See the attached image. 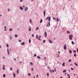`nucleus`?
<instances>
[{"instance_id":"57","label":"nucleus","mask_w":78,"mask_h":78,"mask_svg":"<svg viewBox=\"0 0 78 78\" xmlns=\"http://www.w3.org/2000/svg\"><path fill=\"white\" fill-rule=\"evenodd\" d=\"M10 70H12V68H10Z\"/></svg>"},{"instance_id":"2","label":"nucleus","mask_w":78,"mask_h":78,"mask_svg":"<svg viewBox=\"0 0 78 78\" xmlns=\"http://www.w3.org/2000/svg\"><path fill=\"white\" fill-rule=\"evenodd\" d=\"M72 37H73V35H70L69 36V39L70 40H72Z\"/></svg>"},{"instance_id":"12","label":"nucleus","mask_w":78,"mask_h":78,"mask_svg":"<svg viewBox=\"0 0 78 78\" xmlns=\"http://www.w3.org/2000/svg\"><path fill=\"white\" fill-rule=\"evenodd\" d=\"M28 29H29V31H30L31 30V27H29L28 28Z\"/></svg>"},{"instance_id":"60","label":"nucleus","mask_w":78,"mask_h":78,"mask_svg":"<svg viewBox=\"0 0 78 78\" xmlns=\"http://www.w3.org/2000/svg\"><path fill=\"white\" fill-rule=\"evenodd\" d=\"M55 39H56V38L55 37L54 38V40H55Z\"/></svg>"},{"instance_id":"11","label":"nucleus","mask_w":78,"mask_h":78,"mask_svg":"<svg viewBox=\"0 0 78 78\" xmlns=\"http://www.w3.org/2000/svg\"><path fill=\"white\" fill-rule=\"evenodd\" d=\"M67 76H68V78H70V75L68 74L67 75Z\"/></svg>"},{"instance_id":"8","label":"nucleus","mask_w":78,"mask_h":78,"mask_svg":"<svg viewBox=\"0 0 78 78\" xmlns=\"http://www.w3.org/2000/svg\"><path fill=\"white\" fill-rule=\"evenodd\" d=\"M21 45H25V42H22V43H21Z\"/></svg>"},{"instance_id":"39","label":"nucleus","mask_w":78,"mask_h":78,"mask_svg":"<svg viewBox=\"0 0 78 78\" xmlns=\"http://www.w3.org/2000/svg\"><path fill=\"white\" fill-rule=\"evenodd\" d=\"M58 53H59V54H60V53H61V52H60V51H58Z\"/></svg>"},{"instance_id":"4","label":"nucleus","mask_w":78,"mask_h":78,"mask_svg":"<svg viewBox=\"0 0 78 78\" xmlns=\"http://www.w3.org/2000/svg\"><path fill=\"white\" fill-rule=\"evenodd\" d=\"M44 35L45 36V37H46L47 36V33L46 32H45L44 33Z\"/></svg>"},{"instance_id":"30","label":"nucleus","mask_w":78,"mask_h":78,"mask_svg":"<svg viewBox=\"0 0 78 78\" xmlns=\"http://www.w3.org/2000/svg\"><path fill=\"white\" fill-rule=\"evenodd\" d=\"M36 38L38 39V35H36Z\"/></svg>"},{"instance_id":"24","label":"nucleus","mask_w":78,"mask_h":78,"mask_svg":"<svg viewBox=\"0 0 78 78\" xmlns=\"http://www.w3.org/2000/svg\"><path fill=\"white\" fill-rule=\"evenodd\" d=\"M15 37H17V34H15Z\"/></svg>"},{"instance_id":"32","label":"nucleus","mask_w":78,"mask_h":78,"mask_svg":"<svg viewBox=\"0 0 78 78\" xmlns=\"http://www.w3.org/2000/svg\"><path fill=\"white\" fill-rule=\"evenodd\" d=\"M71 69L72 70H74V69H73L72 68Z\"/></svg>"},{"instance_id":"21","label":"nucleus","mask_w":78,"mask_h":78,"mask_svg":"<svg viewBox=\"0 0 78 78\" xmlns=\"http://www.w3.org/2000/svg\"><path fill=\"white\" fill-rule=\"evenodd\" d=\"M29 43H31V39H29Z\"/></svg>"},{"instance_id":"15","label":"nucleus","mask_w":78,"mask_h":78,"mask_svg":"<svg viewBox=\"0 0 78 78\" xmlns=\"http://www.w3.org/2000/svg\"><path fill=\"white\" fill-rule=\"evenodd\" d=\"M62 66H64H64H65V63L64 62L63 63Z\"/></svg>"},{"instance_id":"28","label":"nucleus","mask_w":78,"mask_h":78,"mask_svg":"<svg viewBox=\"0 0 78 78\" xmlns=\"http://www.w3.org/2000/svg\"><path fill=\"white\" fill-rule=\"evenodd\" d=\"M37 58H39V59H41V57L39 56H37Z\"/></svg>"},{"instance_id":"13","label":"nucleus","mask_w":78,"mask_h":78,"mask_svg":"<svg viewBox=\"0 0 78 78\" xmlns=\"http://www.w3.org/2000/svg\"><path fill=\"white\" fill-rule=\"evenodd\" d=\"M69 53L71 54L72 52V50H69Z\"/></svg>"},{"instance_id":"43","label":"nucleus","mask_w":78,"mask_h":78,"mask_svg":"<svg viewBox=\"0 0 78 78\" xmlns=\"http://www.w3.org/2000/svg\"><path fill=\"white\" fill-rule=\"evenodd\" d=\"M19 42H22V41H21V40H19Z\"/></svg>"},{"instance_id":"16","label":"nucleus","mask_w":78,"mask_h":78,"mask_svg":"<svg viewBox=\"0 0 78 78\" xmlns=\"http://www.w3.org/2000/svg\"><path fill=\"white\" fill-rule=\"evenodd\" d=\"M37 30H39V27H37L36 28V31Z\"/></svg>"},{"instance_id":"42","label":"nucleus","mask_w":78,"mask_h":78,"mask_svg":"<svg viewBox=\"0 0 78 78\" xmlns=\"http://www.w3.org/2000/svg\"><path fill=\"white\" fill-rule=\"evenodd\" d=\"M44 43H45V40H44L43 41Z\"/></svg>"},{"instance_id":"62","label":"nucleus","mask_w":78,"mask_h":78,"mask_svg":"<svg viewBox=\"0 0 78 78\" xmlns=\"http://www.w3.org/2000/svg\"><path fill=\"white\" fill-rule=\"evenodd\" d=\"M73 75H74V76H75V74L74 73V74H73Z\"/></svg>"},{"instance_id":"6","label":"nucleus","mask_w":78,"mask_h":78,"mask_svg":"<svg viewBox=\"0 0 78 78\" xmlns=\"http://www.w3.org/2000/svg\"><path fill=\"white\" fill-rule=\"evenodd\" d=\"M7 53H8V55H9V49H8V48L7 49Z\"/></svg>"},{"instance_id":"38","label":"nucleus","mask_w":78,"mask_h":78,"mask_svg":"<svg viewBox=\"0 0 78 78\" xmlns=\"http://www.w3.org/2000/svg\"><path fill=\"white\" fill-rule=\"evenodd\" d=\"M39 76H38V74H37L36 75V77H37V78H38Z\"/></svg>"},{"instance_id":"44","label":"nucleus","mask_w":78,"mask_h":78,"mask_svg":"<svg viewBox=\"0 0 78 78\" xmlns=\"http://www.w3.org/2000/svg\"><path fill=\"white\" fill-rule=\"evenodd\" d=\"M3 70H5V67H3Z\"/></svg>"},{"instance_id":"48","label":"nucleus","mask_w":78,"mask_h":78,"mask_svg":"<svg viewBox=\"0 0 78 78\" xmlns=\"http://www.w3.org/2000/svg\"><path fill=\"white\" fill-rule=\"evenodd\" d=\"M31 70H34V69H33V68H31Z\"/></svg>"},{"instance_id":"50","label":"nucleus","mask_w":78,"mask_h":78,"mask_svg":"<svg viewBox=\"0 0 78 78\" xmlns=\"http://www.w3.org/2000/svg\"><path fill=\"white\" fill-rule=\"evenodd\" d=\"M49 70H50V72H51H51H51V70L50 69Z\"/></svg>"},{"instance_id":"51","label":"nucleus","mask_w":78,"mask_h":78,"mask_svg":"<svg viewBox=\"0 0 78 78\" xmlns=\"http://www.w3.org/2000/svg\"><path fill=\"white\" fill-rule=\"evenodd\" d=\"M8 11H10V10L9 9H8Z\"/></svg>"},{"instance_id":"19","label":"nucleus","mask_w":78,"mask_h":78,"mask_svg":"<svg viewBox=\"0 0 78 78\" xmlns=\"http://www.w3.org/2000/svg\"><path fill=\"white\" fill-rule=\"evenodd\" d=\"M6 26L5 27V31H6Z\"/></svg>"},{"instance_id":"47","label":"nucleus","mask_w":78,"mask_h":78,"mask_svg":"<svg viewBox=\"0 0 78 78\" xmlns=\"http://www.w3.org/2000/svg\"><path fill=\"white\" fill-rule=\"evenodd\" d=\"M76 51H77V53L78 52V49L77 48L76 49Z\"/></svg>"},{"instance_id":"5","label":"nucleus","mask_w":78,"mask_h":78,"mask_svg":"<svg viewBox=\"0 0 78 78\" xmlns=\"http://www.w3.org/2000/svg\"><path fill=\"white\" fill-rule=\"evenodd\" d=\"M20 9H21V10H23V8H22V6H20Z\"/></svg>"},{"instance_id":"31","label":"nucleus","mask_w":78,"mask_h":78,"mask_svg":"<svg viewBox=\"0 0 78 78\" xmlns=\"http://www.w3.org/2000/svg\"><path fill=\"white\" fill-rule=\"evenodd\" d=\"M28 76H31V74L30 73H29L28 74Z\"/></svg>"},{"instance_id":"26","label":"nucleus","mask_w":78,"mask_h":78,"mask_svg":"<svg viewBox=\"0 0 78 78\" xmlns=\"http://www.w3.org/2000/svg\"><path fill=\"white\" fill-rule=\"evenodd\" d=\"M12 30H12V28H11V29H9V31H12Z\"/></svg>"},{"instance_id":"56","label":"nucleus","mask_w":78,"mask_h":78,"mask_svg":"<svg viewBox=\"0 0 78 78\" xmlns=\"http://www.w3.org/2000/svg\"><path fill=\"white\" fill-rule=\"evenodd\" d=\"M41 36H40L39 38H41Z\"/></svg>"},{"instance_id":"36","label":"nucleus","mask_w":78,"mask_h":78,"mask_svg":"<svg viewBox=\"0 0 78 78\" xmlns=\"http://www.w3.org/2000/svg\"><path fill=\"white\" fill-rule=\"evenodd\" d=\"M73 52H74V53H76V51L75 50H74L73 51Z\"/></svg>"},{"instance_id":"18","label":"nucleus","mask_w":78,"mask_h":78,"mask_svg":"<svg viewBox=\"0 0 78 78\" xmlns=\"http://www.w3.org/2000/svg\"><path fill=\"white\" fill-rule=\"evenodd\" d=\"M13 75L14 76V78H15V77H16V75H15V73H13Z\"/></svg>"},{"instance_id":"46","label":"nucleus","mask_w":78,"mask_h":78,"mask_svg":"<svg viewBox=\"0 0 78 78\" xmlns=\"http://www.w3.org/2000/svg\"><path fill=\"white\" fill-rule=\"evenodd\" d=\"M22 1H23V0H20V2H22Z\"/></svg>"},{"instance_id":"10","label":"nucleus","mask_w":78,"mask_h":78,"mask_svg":"<svg viewBox=\"0 0 78 78\" xmlns=\"http://www.w3.org/2000/svg\"><path fill=\"white\" fill-rule=\"evenodd\" d=\"M28 7H26L25 8V11H27V10H28Z\"/></svg>"},{"instance_id":"61","label":"nucleus","mask_w":78,"mask_h":78,"mask_svg":"<svg viewBox=\"0 0 78 78\" xmlns=\"http://www.w3.org/2000/svg\"><path fill=\"white\" fill-rule=\"evenodd\" d=\"M48 69H50V67L48 66Z\"/></svg>"},{"instance_id":"35","label":"nucleus","mask_w":78,"mask_h":78,"mask_svg":"<svg viewBox=\"0 0 78 78\" xmlns=\"http://www.w3.org/2000/svg\"><path fill=\"white\" fill-rule=\"evenodd\" d=\"M6 45H7V47L8 48L9 47V46H8V44H6Z\"/></svg>"},{"instance_id":"33","label":"nucleus","mask_w":78,"mask_h":78,"mask_svg":"<svg viewBox=\"0 0 78 78\" xmlns=\"http://www.w3.org/2000/svg\"><path fill=\"white\" fill-rule=\"evenodd\" d=\"M72 44H74V42H73V41H72Z\"/></svg>"},{"instance_id":"53","label":"nucleus","mask_w":78,"mask_h":78,"mask_svg":"<svg viewBox=\"0 0 78 78\" xmlns=\"http://www.w3.org/2000/svg\"><path fill=\"white\" fill-rule=\"evenodd\" d=\"M16 72H19V69H17V71Z\"/></svg>"},{"instance_id":"40","label":"nucleus","mask_w":78,"mask_h":78,"mask_svg":"<svg viewBox=\"0 0 78 78\" xmlns=\"http://www.w3.org/2000/svg\"><path fill=\"white\" fill-rule=\"evenodd\" d=\"M47 76H49V73H47Z\"/></svg>"},{"instance_id":"54","label":"nucleus","mask_w":78,"mask_h":78,"mask_svg":"<svg viewBox=\"0 0 78 78\" xmlns=\"http://www.w3.org/2000/svg\"><path fill=\"white\" fill-rule=\"evenodd\" d=\"M32 37H34V34H32Z\"/></svg>"},{"instance_id":"23","label":"nucleus","mask_w":78,"mask_h":78,"mask_svg":"<svg viewBox=\"0 0 78 78\" xmlns=\"http://www.w3.org/2000/svg\"><path fill=\"white\" fill-rule=\"evenodd\" d=\"M56 19H57V21H58V22H59V19H58V18H56Z\"/></svg>"},{"instance_id":"29","label":"nucleus","mask_w":78,"mask_h":78,"mask_svg":"<svg viewBox=\"0 0 78 78\" xmlns=\"http://www.w3.org/2000/svg\"><path fill=\"white\" fill-rule=\"evenodd\" d=\"M5 74H3V76L4 78H5Z\"/></svg>"},{"instance_id":"58","label":"nucleus","mask_w":78,"mask_h":78,"mask_svg":"<svg viewBox=\"0 0 78 78\" xmlns=\"http://www.w3.org/2000/svg\"><path fill=\"white\" fill-rule=\"evenodd\" d=\"M3 67H5V65H3Z\"/></svg>"},{"instance_id":"59","label":"nucleus","mask_w":78,"mask_h":78,"mask_svg":"<svg viewBox=\"0 0 78 78\" xmlns=\"http://www.w3.org/2000/svg\"><path fill=\"white\" fill-rule=\"evenodd\" d=\"M52 72L53 73H54V70H52Z\"/></svg>"},{"instance_id":"25","label":"nucleus","mask_w":78,"mask_h":78,"mask_svg":"<svg viewBox=\"0 0 78 78\" xmlns=\"http://www.w3.org/2000/svg\"><path fill=\"white\" fill-rule=\"evenodd\" d=\"M69 62H72V60L70 59L69 60Z\"/></svg>"},{"instance_id":"41","label":"nucleus","mask_w":78,"mask_h":78,"mask_svg":"<svg viewBox=\"0 0 78 78\" xmlns=\"http://www.w3.org/2000/svg\"><path fill=\"white\" fill-rule=\"evenodd\" d=\"M30 23H31V22H32L31 20H30Z\"/></svg>"},{"instance_id":"37","label":"nucleus","mask_w":78,"mask_h":78,"mask_svg":"<svg viewBox=\"0 0 78 78\" xmlns=\"http://www.w3.org/2000/svg\"><path fill=\"white\" fill-rule=\"evenodd\" d=\"M67 33H70V31H67Z\"/></svg>"},{"instance_id":"52","label":"nucleus","mask_w":78,"mask_h":78,"mask_svg":"<svg viewBox=\"0 0 78 78\" xmlns=\"http://www.w3.org/2000/svg\"><path fill=\"white\" fill-rule=\"evenodd\" d=\"M53 19L54 20H55V19H56V18H55V17H54L53 18Z\"/></svg>"},{"instance_id":"49","label":"nucleus","mask_w":78,"mask_h":78,"mask_svg":"<svg viewBox=\"0 0 78 78\" xmlns=\"http://www.w3.org/2000/svg\"><path fill=\"white\" fill-rule=\"evenodd\" d=\"M10 39H12V37H10Z\"/></svg>"},{"instance_id":"7","label":"nucleus","mask_w":78,"mask_h":78,"mask_svg":"<svg viewBox=\"0 0 78 78\" xmlns=\"http://www.w3.org/2000/svg\"><path fill=\"white\" fill-rule=\"evenodd\" d=\"M44 16L45 17V10H44Z\"/></svg>"},{"instance_id":"45","label":"nucleus","mask_w":78,"mask_h":78,"mask_svg":"<svg viewBox=\"0 0 78 78\" xmlns=\"http://www.w3.org/2000/svg\"><path fill=\"white\" fill-rule=\"evenodd\" d=\"M34 56L35 57H36V54H34Z\"/></svg>"},{"instance_id":"22","label":"nucleus","mask_w":78,"mask_h":78,"mask_svg":"<svg viewBox=\"0 0 78 78\" xmlns=\"http://www.w3.org/2000/svg\"><path fill=\"white\" fill-rule=\"evenodd\" d=\"M48 26L49 27H50V21H49L48 22Z\"/></svg>"},{"instance_id":"63","label":"nucleus","mask_w":78,"mask_h":78,"mask_svg":"<svg viewBox=\"0 0 78 78\" xmlns=\"http://www.w3.org/2000/svg\"><path fill=\"white\" fill-rule=\"evenodd\" d=\"M14 59L15 61H16V60L15 59V58H14Z\"/></svg>"},{"instance_id":"9","label":"nucleus","mask_w":78,"mask_h":78,"mask_svg":"<svg viewBox=\"0 0 78 78\" xmlns=\"http://www.w3.org/2000/svg\"><path fill=\"white\" fill-rule=\"evenodd\" d=\"M49 41L51 44H52V41H51V40H50V39H49Z\"/></svg>"},{"instance_id":"1","label":"nucleus","mask_w":78,"mask_h":78,"mask_svg":"<svg viewBox=\"0 0 78 78\" xmlns=\"http://www.w3.org/2000/svg\"><path fill=\"white\" fill-rule=\"evenodd\" d=\"M48 21H49V22H50V20H51V17L50 16L49 17H47V18H46V20H48Z\"/></svg>"},{"instance_id":"27","label":"nucleus","mask_w":78,"mask_h":78,"mask_svg":"<svg viewBox=\"0 0 78 78\" xmlns=\"http://www.w3.org/2000/svg\"><path fill=\"white\" fill-rule=\"evenodd\" d=\"M74 56H75V57H76V54H74Z\"/></svg>"},{"instance_id":"20","label":"nucleus","mask_w":78,"mask_h":78,"mask_svg":"<svg viewBox=\"0 0 78 78\" xmlns=\"http://www.w3.org/2000/svg\"><path fill=\"white\" fill-rule=\"evenodd\" d=\"M74 64L76 65V66H78V64H76V63L75 62L74 63Z\"/></svg>"},{"instance_id":"55","label":"nucleus","mask_w":78,"mask_h":78,"mask_svg":"<svg viewBox=\"0 0 78 78\" xmlns=\"http://www.w3.org/2000/svg\"><path fill=\"white\" fill-rule=\"evenodd\" d=\"M38 39L39 41H40V38H38Z\"/></svg>"},{"instance_id":"14","label":"nucleus","mask_w":78,"mask_h":78,"mask_svg":"<svg viewBox=\"0 0 78 78\" xmlns=\"http://www.w3.org/2000/svg\"><path fill=\"white\" fill-rule=\"evenodd\" d=\"M66 72V70H65L63 71V73H65Z\"/></svg>"},{"instance_id":"64","label":"nucleus","mask_w":78,"mask_h":78,"mask_svg":"<svg viewBox=\"0 0 78 78\" xmlns=\"http://www.w3.org/2000/svg\"><path fill=\"white\" fill-rule=\"evenodd\" d=\"M60 78H62V77L61 76Z\"/></svg>"},{"instance_id":"17","label":"nucleus","mask_w":78,"mask_h":78,"mask_svg":"<svg viewBox=\"0 0 78 78\" xmlns=\"http://www.w3.org/2000/svg\"><path fill=\"white\" fill-rule=\"evenodd\" d=\"M42 22V19H41V21H40V23H41Z\"/></svg>"},{"instance_id":"3","label":"nucleus","mask_w":78,"mask_h":78,"mask_svg":"<svg viewBox=\"0 0 78 78\" xmlns=\"http://www.w3.org/2000/svg\"><path fill=\"white\" fill-rule=\"evenodd\" d=\"M64 49L65 50H66L67 47H66V44H65L64 47Z\"/></svg>"},{"instance_id":"34","label":"nucleus","mask_w":78,"mask_h":78,"mask_svg":"<svg viewBox=\"0 0 78 78\" xmlns=\"http://www.w3.org/2000/svg\"><path fill=\"white\" fill-rule=\"evenodd\" d=\"M30 64H31V65H32V66L33 65V64L32 63V62H30Z\"/></svg>"}]
</instances>
